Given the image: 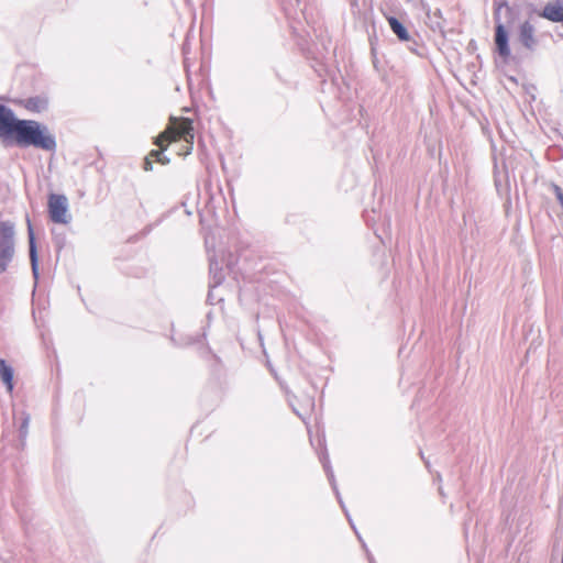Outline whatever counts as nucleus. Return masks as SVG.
<instances>
[{"mask_svg": "<svg viewBox=\"0 0 563 563\" xmlns=\"http://www.w3.org/2000/svg\"><path fill=\"white\" fill-rule=\"evenodd\" d=\"M179 139H183L187 144L183 154H190L194 144L192 121L189 119L170 118L168 128L159 134L155 141V144L158 145L161 150L151 151L147 157L151 159L155 158L157 161V158L162 156V152L166 148L163 143L175 142Z\"/></svg>", "mask_w": 563, "mask_h": 563, "instance_id": "f03ea898", "label": "nucleus"}, {"mask_svg": "<svg viewBox=\"0 0 563 563\" xmlns=\"http://www.w3.org/2000/svg\"><path fill=\"white\" fill-rule=\"evenodd\" d=\"M542 16L549 19L551 21H562L563 20V2L560 3H549L542 13Z\"/></svg>", "mask_w": 563, "mask_h": 563, "instance_id": "1a4fd4ad", "label": "nucleus"}, {"mask_svg": "<svg viewBox=\"0 0 563 563\" xmlns=\"http://www.w3.org/2000/svg\"><path fill=\"white\" fill-rule=\"evenodd\" d=\"M24 107L32 112H43L48 107V100L46 97H34L25 101Z\"/></svg>", "mask_w": 563, "mask_h": 563, "instance_id": "9b49d317", "label": "nucleus"}, {"mask_svg": "<svg viewBox=\"0 0 563 563\" xmlns=\"http://www.w3.org/2000/svg\"><path fill=\"white\" fill-rule=\"evenodd\" d=\"M494 42L498 56L507 62L510 57L509 31L498 19H496Z\"/></svg>", "mask_w": 563, "mask_h": 563, "instance_id": "20e7f679", "label": "nucleus"}, {"mask_svg": "<svg viewBox=\"0 0 563 563\" xmlns=\"http://www.w3.org/2000/svg\"><path fill=\"white\" fill-rule=\"evenodd\" d=\"M554 194L563 208V191L559 186H553Z\"/></svg>", "mask_w": 563, "mask_h": 563, "instance_id": "4468645a", "label": "nucleus"}, {"mask_svg": "<svg viewBox=\"0 0 563 563\" xmlns=\"http://www.w3.org/2000/svg\"><path fill=\"white\" fill-rule=\"evenodd\" d=\"M144 169L146 172H150L153 169V162L150 157H146L145 161H144Z\"/></svg>", "mask_w": 563, "mask_h": 563, "instance_id": "2eb2a0df", "label": "nucleus"}, {"mask_svg": "<svg viewBox=\"0 0 563 563\" xmlns=\"http://www.w3.org/2000/svg\"><path fill=\"white\" fill-rule=\"evenodd\" d=\"M157 162L163 165H167L169 163V158L162 154V156L159 158H157Z\"/></svg>", "mask_w": 563, "mask_h": 563, "instance_id": "f3484780", "label": "nucleus"}, {"mask_svg": "<svg viewBox=\"0 0 563 563\" xmlns=\"http://www.w3.org/2000/svg\"><path fill=\"white\" fill-rule=\"evenodd\" d=\"M27 228H29V242H30V260H31V265H32V272L36 279L38 276L37 252H36V247H35L34 234H33V230H32L30 220H27Z\"/></svg>", "mask_w": 563, "mask_h": 563, "instance_id": "6e6552de", "label": "nucleus"}, {"mask_svg": "<svg viewBox=\"0 0 563 563\" xmlns=\"http://www.w3.org/2000/svg\"><path fill=\"white\" fill-rule=\"evenodd\" d=\"M29 422H30V417L25 416V418H24V420L22 422V426H21V429H22L24 434H26V432H27Z\"/></svg>", "mask_w": 563, "mask_h": 563, "instance_id": "dca6fc26", "label": "nucleus"}, {"mask_svg": "<svg viewBox=\"0 0 563 563\" xmlns=\"http://www.w3.org/2000/svg\"><path fill=\"white\" fill-rule=\"evenodd\" d=\"M14 255V241H0V271L4 272Z\"/></svg>", "mask_w": 563, "mask_h": 563, "instance_id": "0eeeda50", "label": "nucleus"}, {"mask_svg": "<svg viewBox=\"0 0 563 563\" xmlns=\"http://www.w3.org/2000/svg\"><path fill=\"white\" fill-rule=\"evenodd\" d=\"M47 206L52 221L60 224H68L70 222L69 202L65 195L51 194Z\"/></svg>", "mask_w": 563, "mask_h": 563, "instance_id": "7ed1b4c3", "label": "nucleus"}, {"mask_svg": "<svg viewBox=\"0 0 563 563\" xmlns=\"http://www.w3.org/2000/svg\"><path fill=\"white\" fill-rule=\"evenodd\" d=\"M11 140L20 146H33L46 152H54L57 146L49 128L35 120H20Z\"/></svg>", "mask_w": 563, "mask_h": 563, "instance_id": "f257e3e1", "label": "nucleus"}, {"mask_svg": "<svg viewBox=\"0 0 563 563\" xmlns=\"http://www.w3.org/2000/svg\"><path fill=\"white\" fill-rule=\"evenodd\" d=\"M14 228L10 222L0 223V241H13Z\"/></svg>", "mask_w": 563, "mask_h": 563, "instance_id": "ddd939ff", "label": "nucleus"}, {"mask_svg": "<svg viewBox=\"0 0 563 563\" xmlns=\"http://www.w3.org/2000/svg\"><path fill=\"white\" fill-rule=\"evenodd\" d=\"M20 119H18L13 111L3 104H0V137L3 140L12 139L15 126Z\"/></svg>", "mask_w": 563, "mask_h": 563, "instance_id": "39448f33", "label": "nucleus"}, {"mask_svg": "<svg viewBox=\"0 0 563 563\" xmlns=\"http://www.w3.org/2000/svg\"><path fill=\"white\" fill-rule=\"evenodd\" d=\"M388 23L393 32L398 36L401 41H409L410 36L407 32L406 27L396 19V18H388Z\"/></svg>", "mask_w": 563, "mask_h": 563, "instance_id": "f8f14e48", "label": "nucleus"}, {"mask_svg": "<svg viewBox=\"0 0 563 563\" xmlns=\"http://www.w3.org/2000/svg\"><path fill=\"white\" fill-rule=\"evenodd\" d=\"M517 41L529 51L536 47L538 43L536 37V27L530 19H527L519 24Z\"/></svg>", "mask_w": 563, "mask_h": 563, "instance_id": "423d86ee", "label": "nucleus"}, {"mask_svg": "<svg viewBox=\"0 0 563 563\" xmlns=\"http://www.w3.org/2000/svg\"><path fill=\"white\" fill-rule=\"evenodd\" d=\"M0 378L5 385L7 390L11 393L13 390V369L4 360H0Z\"/></svg>", "mask_w": 563, "mask_h": 563, "instance_id": "9d476101", "label": "nucleus"}]
</instances>
